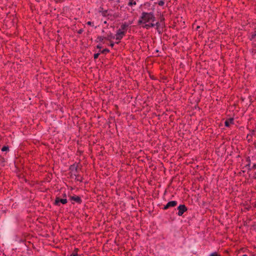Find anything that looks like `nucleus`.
I'll use <instances>...</instances> for the list:
<instances>
[{
	"label": "nucleus",
	"mask_w": 256,
	"mask_h": 256,
	"mask_svg": "<svg viewBox=\"0 0 256 256\" xmlns=\"http://www.w3.org/2000/svg\"><path fill=\"white\" fill-rule=\"evenodd\" d=\"M252 168H253V170H256V163L253 164Z\"/></svg>",
	"instance_id": "obj_30"
},
{
	"label": "nucleus",
	"mask_w": 256,
	"mask_h": 256,
	"mask_svg": "<svg viewBox=\"0 0 256 256\" xmlns=\"http://www.w3.org/2000/svg\"><path fill=\"white\" fill-rule=\"evenodd\" d=\"M254 148H256V142H254Z\"/></svg>",
	"instance_id": "obj_34"
},
{
	"label": "nucleus",
	"mask_w": 256,
	"mask_h": 256,
	"mask_svg": "<svg viewBox=\"0 0 256 256\" xmlns=\"http://www.w3.org/2000/svg\"><path fill=\"white\" fill-rule=\"evenodd\" d=\"M253 136H256V132L255 130H250V133L247 135L246 138H248L249 136H250L252 138Z\"/></svg>",
	"instance_id": "obj_14"
},
{
	"label": "nucleus",
	"mask_w": 256,
	"mask_h": 256,
	"mask_svg": "<svg viewBox=\"0 0 256 256\" xmlns=\"http://www.w3.org/2000/svg\"><path fill=\"white\" fill-rule=\"evenodd\" d=\"M110 52V51L108 48H106L102 50H100L99 52H100V54H106L107 53Z\"/></svg>",
	"instance_id": "obj_16"
},
{
	"label": "nucleus",
	"mask_w": 256,
	"mask_h": 256,
	"mask_svg": "<svg viewBox=\"0 0 256 256\" xmlns=\"http://www.w3.org/2000/svg\"><path fill=\"white\" fill-rule=\"evenodd\" d=\"M156 27V29L159 34H161L163 31V28L165 26L164 22H150L142 26V27L146 30H149L151 28Z\"/></svg>",
	"instance_id": "obj_2"
},
{
	"label": "nucleus",
	"mask_w": 256,
	"mask_h": 256,
	"mask_svg": "<svg viewBox=\"0 0 256 256\" xmlns=\"http://www.w3.org/2000/svg\"><path fill=\"white\" fill-rule=\"evenodd\" d=\"M78 164L76 162L74 163L73 164L70 165L69 170H70L72 172H74V174H76L78 172Z\"/></svg>",
	"instance_id": "obj_8"
},
{
	"label": "nucleus",
	"mask_w": 256,
	"mask_h": 256,
	"mask_svg": "<svg viewBox=\"0 0 256 256\" xmlns=\"http://www.w3.org/2000/svg\"><path fill=\"white\" fill-rule=\"evenodd\" d=\"M104 39H105L104 36H98L97 39L96 40V42H102Z\"/></svg>",
	"instance_id": "obj_18"
},
{
	"label": "nucleus",
	"mask_w": 256,
	"mask_h": 256,
	"mask_svg": "<svg viewBox=\"0 0 256 256\" xmlns=\"http://www.w3.org/2000/svg\"><path fill=\"white\" fill-rule=\"evenodd\" d=\"M74 175L76 176L75 180L76 181H79L80 182H82L83 180L82 177L80 176L78 174H74Z\"/></svg>",
	"instance_id": "obj_13"
},
{
	"label": "nucleus",
	"mask_w": 256,
	"mask_h": 256,
	"mask_svg": "<svg viewBox=\"0 0 256 256\" xmlns=\"http://www.w3.org/2000/svg\"><path fill=\"white\" fill-rule=\"evenodd\" d=\"M99 12L102 13V14L104 16H106L108 14V10H104L102 7L100 6L99 8Z\"/></svg>",
	"instance_id": "obj_12"
},
{
	"label": "nucleus",
	"mask_w": 256,
	"mask_h": 256,
	"mask_svg": "<svg viewBox=\"0 0 256 256\" xmlns=\"http://www.w3.org/2000/svg\"><path fill=\"white\" fill-rule=\"evenodd\" d=\"M242 256H248L246 254H243Z\"/></svg>",
	"instance_id": "obj_36"
},
{
	"label": "nucleus",
	"mask_w": 256,
	"mask_h": 256,
	"mask_svg": "<svg viewBox=\"0 0 256 256\" xmlns=\"http://www.w3.org/2000/svg\"><path fill=\"white\" fill-rule=\"evenodd\" d=\"M114 36L110 32L106 36L104 37L105 40L109 41H110L112 39H114Z\"/></svg>",
	"instance_id": "obj_11"
},
{
	"label": "nucleus",
	"mask_w": 256,
	"mask_h": 256,
	"mask_svg": "<svg viewBox=\"0 0 256 256\" xmlns=\"http://www.w3.org/2000/svg\"><path fill=\"white\" fill-rule=\"evenodd\" d=\"M100 54V52H98V53H96V54H94V60H96L99 56Z\"/></svg>",
	"instance_id": "obj_22"
},
{
	"label": "nucleus",
	"mask_w": 256,
	"mask_h": 256,
	"mask_svg": "<svg viewBox=\"0 0 256 256\" xmlns=\"http://www.w3.org/2000/svg\"><path fill=\"white\" fill-rule=\"evenodd\" d=\"M68 202L67 199L66 198H60L59 197H56L54 204L57 206H60V203L63 204H66Z\"/></svg>",
	"instance_id": "obj_4"
},
{
	"label": "nucleus",
	"mask_w": 256,
	"mask_h": 256,
	"mask_svg": "<svg viewBox=\"0 0 256 256\" xmlns=\"http://www.w3.org/2000/svg\"><path fill=\"white\" fill-rule=\"evenodd\" d=\"M109 46L112 48L114 46V42L110 40Z\"/></svg>",
	"instance_id": "obj_26"
},
{
	"label": "nucleus",
	"mask_w": 256,
	"mask_h": 256,
	"mask_svg": "<svg viewBox=\"0 0 256 256\" xmlns=\"http://www.w3.org/2000/svg\"><path fill=\"white\" fill-rule=\"evenodd\" d=\"M128 6H136V2L134 0H128Z\"/></svg>",
	"instance_id": "obj_15"
},
{
	"label": "nucleus",
	"mask_w": 256,
	"mask_h": 256,
	"mask_svg": "<svg viewBox=\"0 0 256 256\" xmlns=\"http://www.w3.org/2000/svg\"><path fill=\"white\" fill-rule=\"evenodd\" d=\"M250 40L254 42H256V34H252Z\"/></svg>",
	"instance_id": "obj_21"
},
{
	"label": "nucleus",
	"mask_w": 256,
	"mask_h": 256,
	"mask_svg": "<svg viewBox=\"0 0 256 256\" xmlns=\"http://www.w3.org/2000/svg\"><path fill=\"white\" fill-rule=\"evenodd\" d=\"M2 152H7L9 151V147L8 146H4L2 148Z\"/></svg>",
	"instance_id": "obj_20"
},
{
	"label": "nucleus",
	"mask_w": 256,
	"mask_h": 256,
	"mask_svg": "<svg viewBox=\"0 0 256 256\" xmlns=\"http://www.w3.org/2000/svg\"><path fill=\"white\" fill-rule=\"evenodd\" d=\"M246 162H248V164L246 165L245 166H250V165H251V160L250 156H248L246 160Z\"/></svg>",
	"instance_id": "obj_19"
},
{
	"label": "nucleus",
	"mask_w": 256,
	"mask_h": 256,
	"mask_svg": "<svg viewBox=\"0 0 256 256\" xmlns=\"http://www.w3.org/2000/svg\"><path fill=\"white\" fill-rule=\"evenodd\" d=\"M166 0H160L158 2H154V4H158L160 6H163Z\"/></svg>",
	"instance_id": "obj_17"
},
{
	"label": "nucleus",
	"mask_w": 256,
	"mask_h": 256,
	"mask_svg": "<svg viewBox=\"0 0 256 256\" xmlns=\"http://www.w3.org/2000/svg\"><path fill=\"white\" fill-rule=\"evenodd\" d=\"M128 27V24L127 23L124 22L120 26V28H119L118 30H120L121 32H124L126 34Z\"/></svg>",
	"instance_id": "obj_9"
},
{
	"label": "nucleus",
	"mask_w": 256,
	"mask_h": 256,
	"mask_svg": "<svg viewBox=\"0 0 256 256\" xmlns=\"http://www.w3.org/2000/svg\"><path fill=\"white\" fill-rule=\"evenodd\" d=\"M84 32V30L82 28H81V29H80L79 30H78V34H82V32Z\"/></svg>",
	"instance_id": "obj_24"
},
{
	"label": "nucleus",
	"mask_w": 256,
	"mask_h": 256,
	"mask_svg": "<svg viewBox=\"0 0 256 256\" xmlns=\"http://www.w3.org/2000/svg\"><path fill=\"white\" fill-rule=\"evenodd\" d=\"M200 28V26H197L196 27V30H198V28Z\"/></svg>",
	"instance_id": "obj_35"
},
{
	"label": "nucleus",
	"mask_w": 256,
	"mask_h": 256,
	"mask_svg": "<svg viewBox=\"0 0 256 256\" xmlns=\"http://www.w3.org/2000/svg\"><path fill=\"white\" fill-rule=\"evenodd\" d=\"M234 124V118H230L226 120L224 122V126L226 127H229L230 124Z\"/></svg>",
	"instance_id": "obj_10"
},
{
	"label": "nucleus",
	"mask_w": 256,
	"mask_h": 256,
	"mask_svg": "<svg viewBox=\"0 0 256 256\" xmlns=\"http://www.w3.org/2000/svg\"><path fill=\"white\" fill-rule=\"evenodd\" d=\"M92 24H93V22H90V21L87 22V24H88L89 26H92Z\"/></svg>",
	"instance_id": "obj_31"
},
{
	"label": "nucleus",
	"mask_w": 256,
	"mask_h": 256,
	"mask_svg": "<svg viewBox=\"0 0 256 256\" xmlns=\"http://www.w3.org/2000/svg\"><path fill=\"white\" fill-rule=\"evenodd\" d=\"M126 35L124 32H121L120 30H117L116 33V39L118 42H116V43L118 44L120 41L123 38V37Z\"/></svg>",
	"instance_id": "obj_6"
},
{
	"label": "nucleus",
	"mask_w": 256,
	"mask_h": 256,
	"mask_svg": "<svg viewBox=\"0 0 256 256\" xmlns=\"http://www.w3.org/2000/svg\"><path fill=\"white\" fill-rule=\"evenodd\" d=\"M70 200L72 202L74 201L78 204H81L82 202L81 198L80 196L74 195L70 196Z\"/></svg>",
	"instance_id": "obj_5"
},
{
	"label": "nucleus",
	"mask_w": 256,
	"mask_h": 256,
	"mask_svg": "<svg viewBox=\"0 0 256 256\" xmlns=\"http://www.w3.org/2000/svg\"><path fill=\"white\" fill-rule=\"evenodd\" d=\"M164 20V18L163 16L160 18V22H164L163 21Z\"/></svg>",
	"instance_id": "obj_29"
},
{
	"label": "nucleus",
	"mask_w": 256,
	"mask_h": 256,
	"mask_svg": "<svg viewBox=\"0 0 256 256\" xmlns=\"http://www.w3.org/2000/svg\"><path fill=\"white\" fill-rule=\"evenodd\" d=\"M78 250V248H75L73 252H74V253H77Z\"/></svg>",
	"instance_id": "obj_32"
},
{
	"label": "nucleus",
	"mask_w": 256,
	"mask_h": 256,
	"mask_svg": "<svg viewBox=\"0 0 256 256\" xmlns=\"http://www.w3.org/2000/svg\"><path fill=\"white\" fill-rule=\"evenodd\" d=\"M245 167L247 168V169L248 171H250L252 170H253V168H252V167L250 166H250H245Z\"/></svg>",
	"instance_id": "obj_25"
},
{
	"label": "nucleus",
	"mask_w": 256,
	"mask_h": 256,
	"mask_svg": "<svg viewBox=\"0 0 256 256\" xmlns=\"http://www.w3.org/2000/svg\"><path fill=\"white\" fill-rule=\"evenodd\" d=\"M178 212V216H182L184 213L187 211L188 208L184 204H180L177 208Z\"/></svg>",
	"instance_id": "obj_3"
},
{
	"label": "nucleus",
	"mask_w": 256,
	"mask_h": 256,
	"mask_svg": "<svg viewBox=\"0 0 256 256\" xmlns=\"http://www.w3.org/2000/svg\"><path fill=\"white\" fill-rule=\"evenodd\" d=\"M209 256H221L217 252H214L212 253Z\"/></svg>",
	"instance_id": "obj_23"
},
{
	"label": "nucleus",
	"mask_w": 256,
	"mask_h": 256,
	"mask_svg": "<svg viewBox=\"0 0 256 256\" xmlns=\"http://www.w3.org/2000/svg\"><path fill=\"white\" fill-rule=\"evenodd\" d=\"M254 32H255V34H256V30H255Z\"/></svg>",
	"instance_id": "obj_37"
},
{
	"label": "nucleus",
	"mask_w": 256,
	"mask_h": 256,
	"mask_svg": "<svg viewBox=\"0 0 256 256\" xmlns=\"http://www.w3.org/2000/svg\"><path fill=\"white\" fill-rule=\"evenodd\" d=\"M96 48L100 50L102 48V46L100 44H98L96 46Z\"/></svg>",
	"instance_id": "obj_27"
},
{
	"label": "nucleus",
	"mask_w": 256,
	"mask_h": 256,
	"mask_svg": "<svg viewBox=\"0 0 256 256\" xmlns=\"http://www.w3.org/2000/svg\"><path fill=\"white\" fill-rule=\"evenodd\" d=\"M156 18L153 12H144L142 14L138 21V25H145L150 22H155Z\"/></svg>",
	"instance_id": "obj_1"
},
{
	"label": "nucleus",
	"mask_w": 256,
	"mask_h": 256,
	"mask_svg": "<svg viewBox=\"0 0 256 256\" xmlns=\"http://www.w3.org/2000/svg\"><path fill=\"white\" fill-rule=\"evenodd\" d=\"M62 196H63V198H66V193L63 194H62Z\"/></svg>",
	"instance_id": "obj_33"
},
{
	"label": "nucleus",
	"mask_w": 256,
	"mask_h": 256,
	"mask_svg": "<svg viewBox=\"0 0 256 256\" xmlns=\"http://www.w3.org/2000/svg\"><path fill=\"white\" fill-rule=\"evenodd\" d=\"M177 204L178 202L176 200L169 202L167 203L166 205L164 206V207L163 208V210H166L169 208H170L174 207L177 205Z\"/></svg>",
	"instance_id": "obj_7"
},
{
	"label": "nucleus",
	"mask_w": 256,
	"mask_h": 256,
	"mask_svg": "<svg viewBox=\"0 0 256 256\" xmlns=\"http://www.w3.org/2000/svg\"><path fill=\"white\" fill-rule=\"evenodd\" d=\"M70 256H78V254H77V253H74V252H73L71 254Z\"/></svg>",
	"instance_id": "obj_28"
}]
</instances>
